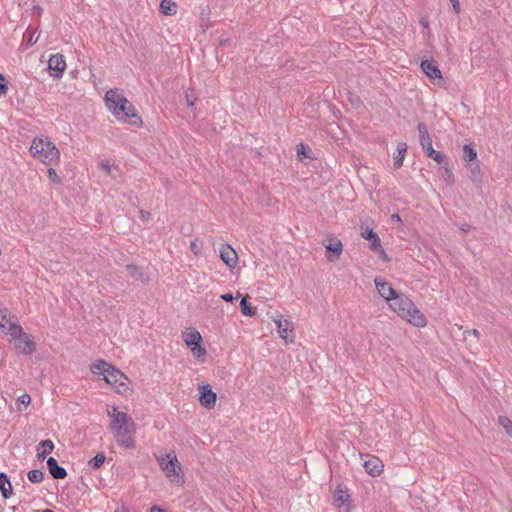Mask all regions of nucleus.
<instances>
[{"label":"nucleus","instance_id":"nucleus-1","mask_svg":"<svg viewBox=\"0 0 512 512\" xmlns=\"http://www.w3.org/2000/svg\"><path fill=\"white\" fill-rule=\"evenodd\" d=\"M390 308L397 313L399 317L405 319L416 327H425L427 320L424 314L416 305L403 293H398L390 302Z\"/></svg>","mask_w":512,"mask_h":512},{"label":"nucleus","instance_id":"nucleus-2","mask_svg":"<svg viewBox=\"0 0 512 512\" xmlns=\"http://www.w3.org/2000/svg\"><path fill=\"white\" fill-rule=\"evenodd\" d=\"M90 370L95 375H102L108 384L116 387L118 393L126 391L127 387L123 382L126 376L108 362L102 359L96 360L90 365Z\"/></svg>","mask_w":512,"mask_h":512},{"label":"nucleus","instance_id":"nucleus-3","mask_svg":"<svg viewBox=\"0 0 512 512\" xmlns=\"http://www.w3.org/2000/svg\"><path fill=\"white\" fill-rule=\"evenodd\" d=\"M30 152L46 165H54L60 159L58 148L48 138H35L30 146Z\"/></svg>","mask_w":512,"mask_h":512},{"label":"nucleus","instance_id":"nucleus-4","mask_svg":"<svg viewBox=\"0 0 512 512\" xmlns=\"http://www.w3.org/2000/svg\"><path fill=\"white\" fill-rule=\"evenodd\" d=\"M157 462L171 483L178 486L184 484L182 466L174 451L158 456Z\"/></svg>","mask_w":512,"mask_h":512},{"label":"nucleus","instance_id":"nucleus-5","mask_svg":"<svg viewBox=\"0 0 512 512\" xmlns=\"http://www.w3.org/2000/svg\"><path fill=\"white\" fill-rule=\"evenodd\" d=\"M105 102L107 108L115 117L126 122L128 117L127 99L117 89H111L106 92Z\"/></svg>","mask_w":512,"mask_h":512},{"label":"nucleus","instance_id":"nucleus-6","mask_svg":"<svg viewBox=\"0 0 512 512\" xmlns=\"http://www.w3.org/2000/svg\"><path fill=\"white\" fill-rule=\"evenodd\" d=\"M128 416L125 412H121L120 414H116V417L111 422V430L114 434L116 441L128 448Z\"/></svg>","mask_w":512,"mask_h":512},{"label":"nucleus","instance_id":"nucleus-7","mask_svg":"<svg viewBox=\"0 0 512 512\" xmlns=\"http://www.w3.org/2000/svg\"><path fill=\"white\" fill-rule=\"evenodd\" d=\"M66 69V61L62 54L56 53L48 60V72L54 78H60Z\"/></svg>","mask_w":512,"mask_h":512},{"label":"nucleus","instance_id":"nucleus-8","mask_svg":"<svg viewBox=\"0 0 512 512\" xmlns=\"http://www.w3.org/2000/svg\"><path fill=\"white\" fill-rule=\"evenodd\" d=\"M323 246L327 251L326 258L330 262L337 261L340 258L343 251V245L339 239L335 237L328 238L323 241Z\"/></svg>","mask_w":512,"mask_h":512},{"label":"nucleus","instance_id":"nucleus-9","mask_svg":"<svg viewBox=\"0 0 512 512\" xmlns=\"http://www.w3.org/2000/svg\"><path fill=\"white\" fill-rule=\"evenodd\" d=\"M199 402L206 409H212L215 406L217 395L209 384L199 386Z\"/></svg>","mask_w":512,"mask_h":512},{"label":"nucleus","instance_id":"nucleus-10","mask_svg":"<svg viewBox=\"0 0 512 512\" xmlns=\"http://www.w3.org/2000/svg\"><path fill=\"white\" fill-rule=\"evenodd\" d=\"M374 282L379 295L388 302H390L398 294V292L391 286V284L384 281L382 278L376 277Z\"/></svg>","mask_w":512,"mask_h":512},{"label":"nucleus","instance_id":"nucleus-11","mask_svg":"<svg viewBox=\"0 0 512 512\" xmlns=\"http://www.w3.org/2000/svg\"><path fill=\"white\" fill-rule=\"evenodd\" d=\"M221 260L230 268H234L238 263V255L229 244H223L219 250Z\"/></svg>","mask_w":512,"mask_h":512},{"label":"nucleus","instance_id":"nucleus-12","mask_svg":"<svg viewBox=\"0 0 512 512\" xmlns=\"http://www.w3.org/2000/svg\"><path fill=\"white\" fill-rule=\"evenodd\" d=\"M16 348L21 350L25 355H30L36 350V343L34 337L29 334H25L19 340H17Z\"/></svg>","mask_w":512,"mask_h":512},{"label":"nucleus","instance_id":"nucleus-13","mask_svg":"<svg viewBox=\"0 0 512 512\" xmlns=\"http://www.w3.org/2000/svg\"><path fill=\"white\" fill-rule=\"evenodd\" d=\"M421 69L425 73L427 77L430 79H441L442 74L437 65V63L433 60H422L421 61Z\"/></svg>","mask_w":512,"mask_h":512},{"label":"nucleus","instance_id":"nucleus-14","mask_svg":"<svg viewBox=\"0 0 512 512\" xmlns=\"http://www.w3.org/2000/svg\"><path fill=\"white\" fill-rule=\"evenodd\" d=\"M275 324L277 325L278 333L280 337L288 342V332H292L294 329L293 323L287 319H283L282 315H279L277 319H274Z\"/></svg>","mask_w":512,"mask_h":512},{"label":"nucleus","instance_id":"nucleus-15","mask_svg":"<svg viewBox=\"0 0 512 512\" xmlns=\"http://www.w3.org/2000/svg\"><path fill=\"white\" fill-rule=\"evenodd\" d=\"M47 468L54 479H64L67 476L66 469L60 466L54 457L47 459Z\"/></svg>","mask_w":512,"mask_h":512},{"label":"nucleus","instance_id":"nucleus-16","mask_svg":"<svg viewBox=\"0 0 512 512\" xmlns=\"http://www.w3.org/2000/svg\"><path fill=\"white\" fill-rule=\"evenodd\" d=\"M364 467L370 475L378 476L383 471L384 465L378 457L371 456L364 462Z\"/></svg>","mask_w":512,"mask_h":512},{"label":"nucleus","instance_id":"nucleus-17","mask_svg":"<svg viewBox=\"0 0 512 512\" xmlns=\"http://www.w3.org/2000/svg\"><path fill=\"white\" fill-rule=\"evenodd\" d=\"M182 338L188 347L202 341L201 334L195 328L183 332Z\"/></svg>","mask_w":512,"mask_h":512},{"label":"nucleus","instance_id":"nucleus-18","mask_svg":"<svg viewBox=\"0 0 512 512\" xmlns=\"http://www.w3.org/2000/svg\"><path fill=\"white\" fill-rule=\"evenodd\" d=\"M0 491L4 499H8L13 493L11 482L4 472L0 473Z\"/></svg>","mask_w":512,"mask_h":512},{"label":"nucleus","instance_id":"nucleus-19","mask_svg":"<svg viewBox=\"0 0 512 512\" xmlns=\"http://www.w3.org/2000/svg\"><path fill=\"white\" fill-rule=\"evenodd\" d=\"M130 277H133L136 281L141 284L148 283L150 281V277L147 272L144 271L143 268L130 265Z\"/></svg>","mask_w":512,"mask_h":512},{"label":"nucleus","instance_id":"nucleus-20","mask_svg":"<svg viewBox=\"0 0 512 512\" xmlns=\"http://www.w3.org/2000/svg\"><path fill=\"white\" fill-rule=\"evenodd\" d=\"M54 449V444L50 439L42 440L37 448L38 458L44 459L46 455L50 454Z\"/></svg>","mask_w":512,"mask_h":512},{"label":"nucleus","instance_id":"nucleus-21","mask_svg":"<svg viewBox=\"0 0 512 512\" xmlns=\"http://www.w3.org/2000/svg\"><path fill=\"white\" fill-rule=\"evenodd\" d=\"M8 333L14 340H19L26 333L23 332L22 327L17 323V319L14 317L13 320L8 324Z\"/></svg>","mask_w":512,"mask_h":512},{"label":"nucleus","instance_id":"nucleus-22","mask_svg":"<svg viewBox=\"0 0 512 512\" xmlns=\"http://www.w3.org/2000/svg\"><path fill=\"white\" fill-rule=\"evenodd\" d=\"M160 11L166 16L175 15L177 12V5L173 0H162L160 3Z\"/></svg>","mask_w":512,"mask_h":512},{"label":"nucleus","instance_id":"nucleus-23","mask_svg":"<svg viewBox=\"0 0 512 512\" xmlns=\"http://www.w3.org/2000/svg\"><path fill=\"white\" fill-rule=\"evenodd\" d=\"M333 498H334V502L337 503L338 506H341V505L346 504L349 501L350 495L341 486H338L334 492Z\"/></svg>","mask_w":512,"mask_h":512},{"label":"nucleus","instance_id":"nucleus-24","mask_svg":"<svg viewBox=\"0 0 512 512\" xmlns=\"http://www.w3.org/2000/svg\"><path fill=\"white\" fill-rule=\"evenodd\" d=\"M427 157L432 158L434 161H436L438 164H446L447 162V156L435 149L433 147H428V149L425 151Z\"/></svg>","mask_w":512,"mask_h":512},{"label":"nucleus","instance_id":"nucleus-25","mask_svg":"<svg viewBox=\"0 0 512 512\" xmlns=\"http://www.w3.org/2000/svg\"><path fill=\"white\" fill-rule=\"evenodd\" d=\"M407 151V145L404 142H401L397 146V155L394 157V166L395 168H400L403 165V159L405 157Z\"/></svg>","mask_w":512,"mask_h":512},{"label":"nucleus","instance_id":"nucleus-26","mask_svg":"<svg viewBox=\"0 0 512 512\" xmlns=\"http://www.w3.org/2000/svg\"><path fill=\"white\" fill-rule=\"evenodd\" d=\"M477 158V151L472 144H465L463 146V159L465 161H473Z\"/></svg>","mask_w":512,"mask_h":512},{"label":"nucleus","instance_id":"nucleus-27","mask_svg":"<svg viewBox=\"0 0 512 512\" xmlns=\"http://www.w3.org/2000/svg\"><path fill=\"white\" fill-rule=\"evenodd\" d=\"M241 312L245 316H254L256 314V309L251 307V305L247 302V296L243 297L240 302Z\"/></svg>","mask_w":512,"mask_h":512},{"label":"nucleus","instance_id":"nucleus-28","mask_svg":"<svg viewBox=\"0 0 512 512\" xmlns=\"http://www.w3.org/2000/svg\"><path fill=\"white\" fill-rule=\"evenodd\" d=\"M27 476L30 482L40 483L44 479V472L40 469H33L28 472Z\"/></svg>","mask_w":512,"mask_h":512},{"label":"nucleus","instance_id":"nucleus-29","mask_svg":"<svg viewBox=\"0 0 512 512\" xmlns=\"http://www.w3.org/2000/svg\"><path fill=\"white\" fill-rule=\"evenodd\" d=\"M105 455L104 453H97L94 458H92L90 461H89V466L92 468V469H98L100 468L103 463L105 462Z\"/></svg>","mask_w":512,"mask_h":512},{"label":"nucleus","instance_id":"nucleus-30","mask_svg":"<svg viewBox=\"0 0 512 512\" xmlns=\"http://www.w3.org/2000/svg\"><path fill=\"white\" fill-rule=\"evenodd\" d=\"M143 121L141 117L136 113L135 108L130 105V126L142 127Z\"/></svg>","mask_w":512,"mask_h":512},{"label":"nucleus","instance_id":"nucleus-31","mask_svg":"<svg viewBox=\"0 0 512 512\" xmlns=\"http://www.w3.org/2000/svg\"><path fill=\"white\" fill-rule=\"evenodd\" d=\"M193 356L197 359L203 358L206 355V349L201 345V342L189 347Z\"/></svg>","mask_w":512,"mask_h":512},{"label":"nucleus","instance_id":"nucleus-32","mask_svg":"<svg viewBox=\"0 0 512 512\" xmlns=\"http://www.w3.org/2000/svg\"><path fill=\"white\" fill-rule=\"evenodd\" d=\"M498 423L504 428L506 434L512 437V421L506 416H499Z\"/></svg>","mask_w":512,"mask_h":512},{"label":"nucleus","instance_id":"nucleus-33","mask_svg":"<svg viewBox=\"0 0 512 512\" xmlns=\"http://www.w3.org/2000/svg\"><path fill=\"white\" fill-rule=\"evenodd\" d=\"M13 318L14 316H8L7 309H0V329H6Z\"/></svg>","mask_w":512,"mask_h":512},{"label":"nucleus","instance_id":"nucleus-34","mask_svg":"<svg viewBox=\"0 0 512 512\" xmlns=\"http://www.w3.org/2000/svg\"><path fill=\"white\" fill-rule=\"evenodd\" d=\"M442 168L444 180L448 185H452L454 183V176L452 170L448 167V163L442 164Z\"/></svg>","mask_w":512,"mask_h":512},{"label":"nucleus","instance_id":"nucleus-35","mask_svg":"<svg viewBox=\"0 0 512 512\" xmlns=\"http://www.w3.org/2000/svg\"><path fill=\"white\" fill-rule=\"evenodd\" d=\"M481 170L478 164L472 165L470 168V179L474 182H480L481 181Z\"/></svg>","mask_w":512,"mask_h":512},{"label":"nucleus","instance_id":"nucleus-36","mask_svg":"<svg viewBox=\"0 0 512 512\" xmlns=\"http://www.w3.org/2000/svg\"><path fill=\"white\" fill-rule=\"evenodd\" d=\"M100 167L109 175L116 177L114 171H118L117 167H112L108 162H101Z\"/></svg>","mask_w":512,"mask_h":512},{"label":"nucleus","instance_id":"nucleus-37","mask_svg":"<svg viewBox=\"0 0 512 512\" xmlns=\"http://www.w3.org/2000/svg\"><path fill=\"white\" fill-rule=\"evenodd\" d=\"M420 144L424 151L428 149V147H432V139L430 135H424L420 137Z\"/></svg>","mask_w":512,"mask_h":512},{"label":"nucleus","instance_id":"nucleus-38","mask_svg":"<svg viewBox=\"0 0 512 512\" xmlns=\"http://www.w3.org/2000/svg\"><path fill=\"white\" fill-rule=\"evenodd\" d=\"M8 91V81L4 75L0 74V95H5Z\"/></svg>","mask_w":512,"mask_h":512},{"label":"nucleus","instance_id":"nucleus-39","mask_svg":"<svg viewBox=\"0 0 512 512\" xmlns=\"http://www.w3.org/2000/svg\"><path fill=\"white\" fill-rule=\"evenodd\" d=\"M190 250L192 251V253L195 256L200 255V253H201V246L198 244L197 239L191 241V243H190Z\"/></svg>","mask_w":512,"mask_h":512},{"label":"nucleus","instance_id":"nucleus-40","mask_svg":"<svg viewBox=\"0 0 512 512\" xmlns=\"http://www.w3.org/2000/svg\"><path fill=\"white\" fill-rule=\"evenodd\" d=\"M308 151H310V149L307 146H305L303 143H300L297 145V153L299 155H303L304 157L310 158V156L307 153Z\"/></svg>","mask_w":512,"mask_h":512},{"label":"nucleus","instance_id":"nucleus-41","mask_svg":"<svg viewBox=\"0 0 512 512\" xmlns=\"http://www.w3.org/2000/svg\"><path fill=\"white\" fill-rule=\"evenodd\" d=\"M362 237L366 240H371L373 238L378 240V235L372 229H366L362 232Z\"/></svg>","mask_w":512,"mask_h":512},{"label":"nucleus","instance_id":"nucleus-42","mask_svg":"<svg viewBox=\"0 0 512 512\" xmlns=\"http://www.w3.org/2000/svg\"><path fill=\"white\" fill-rule=\"evenodd\" d=\"M48 177L53 183L60 182V178H59L58 174L56 173L55 169H53V168L48 169Z\"/></svg>","mask_w":512,"mask_h":512},{"label":"nucleus","instance_id":"nucleus-43","mask_svg":"<svg viewBox=\"0 0 512 512\" xmlns=\"http://www.w3.org/2000/svg\"><path fill=\"white\" fill-rule=\"evenodd\" d=\"M192 92H193L192 90H190V91H189V90H187V91H186V94H185L186 102H187V105H188L189 107L194 106L195 101H196V98L192 95Z\"/></svg>","mask_w":512,"mask_h":512},{"label":"nucleus","instance_id":"nucleus-44","mask_svg":"<svg viewBox=\"0 0 512 512\" xmlns=\"http://www.w3.org/2000/svg\"><path fill=\"white\" fill-rule=\"evenodd\" d=\"M418 132L420 137L429 134L425 123L421 122L418 124Z\"/></svg>","mask_w":512,"mask_h":512},{"label":"nucleus","instance_id":"nucleus-45","mask_svg":"<svg viewBox=\"0 0 512 512\" xmlns=\"http://www.w3.org/2000/svg\"><path fill=\"white\" fill-rule=\"evenodd\" d=\"M121 412L117 411L115 406L107 407V414L112 418V420L116 417V414H120Z\"/></svg>","mask_w":512,"mask_h":512},{"label":"nucleus","instance_id":"nucleus-46","mask_svg":"<svg viewBox=\"0 0 512 512\" xmlns=\"http://www.w3.org/2000/svg\"><path fill=\"white\" fill-rule=\"evenodd\" d=\"M370 241H371L372 250L377 251L379 248H381V241H380L379 237H378V240L373 238Z\"/></svg>","mask_w":512,"mask_h":512},{"label":"nucleus","instance_id":"nucleus-47","mask_svg":"<svg viewBox=\"0 0 512 512\" xmlns=\"http://www.w3.org/2000/svg\"><path fill=\"white\" fill-rule=\"evenodd\" d=\"M465 335H472L474 337H476L477 339H479L480 337V332L477 330V329H471V330H467L464 332Z\"/></svg>","mask_w":512,"mask_h":512},{"label":"nucleus","instance_id":"nucleus-48","mask_svg":"<svg viewBox=\"0 0 512 512\" xmlns=\"http://www.w3.org/2000/svg\"><path fill=\"white\" fill-rule=\"evenodd\" d=\"M453 6V10L456 14L460 12V3L459 0H450Z\"/></svg>","mask_w":512,"mask_h":512},{"label":"nucleus","instance_id":"nucleus-49","mask_svg":"<svg viewBox=\"0 0 512 512\" xmlns=\"http://www.w3.org/2000/svg\"><path fill=\"white\" fill-rule=\"evenodd\" d=\"M139 214H140V217L141 219L145 222V221H148L150 219V213L147 212V211H144V210H140L139 211Z\"/></svg>","mask_w":512,"mask_h":512},{"label":"nucleus","instance_id":"nucleus-50","mask_svg":"<svg viewBox=\"0 0 512 512\" xmlns=\"http://www.w3.org/2000/svg\"><path fill=\"white\" fill-rule=\"evenodd\" d=\"M20 401L21 403L23 404H29L31 402V398L28 394H23L21 397H20Z\"/></svg>","mask_w":512,"mask_h":512},{"label":"nucleus","instance_id":"nucleus-51","mask_svg":"<svg viewBox=\"0 0 512 512\" xmlns=\"http://www.w3.org/2000/svg\"><path fill=\"white\" fill-rule=\"evenodd\" d=\"M221 299H223L226 302H231L234 299V297L232 296V294L226 293L221 295Z\"/></svg>","mask_w":512,"mask_h":512},{"label":"nucleus","instance_id":"nucleus-52","mask_svg":"<svg viewBox=\"0 0 512 512\" xmlns=\"http://www.w3.org/2000/svg\"><path fill=\"white\" fill-rule=\"evenodd\" d=\"M150 512H167L166 510L160 508L159 506H152L150 508Z\"/></svg>","mask_w":512,"mask_h":512},{"label":"nucleus","instance_id":"nucleus-53","mask_svg":"<svg viewBox=\"0 0 512 512\" xmlns=\"http://www.w3.org/2000/svg\"><path fill=\"white\" fill-rule=\"evenodd\" d=\"M114 512H127V508L125 506V504H121L120 506H118Z\"/></svg>","mask_w":512,"mask_h":512},{"label":"nucleus","instance_id":"nucleus-54","mask_svg":"<svg viewBox=\"0 0 512 512\" xmlns=\"http://www.w3.org/2000/svg\"><path fill=\"white\" fill-rule=\"evenodd\" d=\"M38 38H39L38 36L35 38L34 33H33V34L30 36L29 42H30L31 44H34V43H36V42H37Z\"/></svg>","mask_w":512,"mask_h":512},{"label":"nucleus","instance_id":"nucleus-55","mask_svg":"<svg viewBox=\"0 0 512 512\" xmlns=\"http://www.w3.org/2000/svg\"><path fill=\"white\" fill-rule=\"evenodd\" d=\"M420 23L422 24L423 27L427 28L428 27V21L425 20V19H421L420 20Z\"/></svg>","mask_w":512,"mask_h":512},{"label":"nucleus","instance_id":"nucleus-56","mask_svg":"<svg viewBox=\"0 0 512 512\" xmlns=\"http://www.w3.org/2000/svg\"><path fill=\"white\" fill-rule=\"evenodd\" d=\"M392 217L395 218V220L397 221H401L400 216L398 214H394Z\"/></svg>","mask_w":512,"mask_h":512},{"label":"nucleus","instance_id":"nucleus-57","mask_svg":"<svg viewBox=\"0 0 512 512\" xmlns=\"http://www.w3.org/2000/svg\"><path fill=\"white\" fill-rule=\"evenodd\" d=\"M129 446H130V449H131L132 447H134V443H133V441H132L131 439H130Z\"/></svg>","mask_w":512,"mask_h":512},{"label":"nucleus","instance_id":"nucleus-58","mask_svg":"<svg viewBox=\"0 0 512 512\" xmlns=\"http://www.w3.org/2000/svg\"><path fill=\"white\" fill-rule=\"evenodd\" d=\"M43 512H54V511H52V510H50V509H46V510H44Z\"/></svg>","mask_w":512,"mask_h":512}]
</instances>
